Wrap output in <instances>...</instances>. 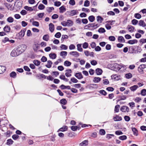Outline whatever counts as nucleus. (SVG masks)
Instances as JSON below:
<instances>
[{
  "mask_svg": "<svg viewBox=\"0 0 146 146\" xmlns=\"http://www.w3.org/2000/svg\"><path fill=\"white\" fill-rule=\"evenodd\" d=\"M49 38V36L48 35H45L43 36V39L44 40L48 41Z\"/></svg>",
  "mask_w": 146,
  "mask_h": 146,
  "instance_id": "b1692460",
  "label": "nucleus"
},
{
  "mask_svg": "<svg viewBox=\"0 0 146 146\" xmlns=\"http://www.w3.org/2000/svg\"><path fill=\"white\" fill-rule=\"evenodd\" d=\"M98 32L100 33H104L106 32V30L104 28L101 27L99 29Z\"/></svg>",
  "mask_w": 146,
  "mask_h": 146,
  "instance_id": "37998d69",
  "label": "nucleus"
},
{
  "mask_svg": "<svg viewBox=\"0 0 146 146\" xmlns=\"http://www.w3.org/2000/svg\"><path fill=\"white\" fill-rule=\"evenodd\" d=\"M120 66L119 70V72H123L126 69V68L125 66L120 65Z\"/></svg>",
  "mask_w": 146,
  "mask_h": 146,
  "instance_id": "f3484780",
  "label": "nucleus"
},
{
  "mask_svg": "<svg viewBox=\"0 0 146 146\" xmlns=\"http://www.w3.org/2000/svg\"><path fill=\"white\" fill-rule=\"evenodd\" d=\"M25 30V29L22 30L18 33L17 34L16 36L18 39H21L23 37L24 35Z\"/></svg>",
  "mask_w": 146,
  "mask_h": 146,
  "instance_id": "f03ea898",
  "label": "nucleus"
},
{
  "mask_svg": "<svg viewBox=\"0 0 146 146\" xmlns=\"http://www.w3.org/2000/svg\"><path fill=\"white\" fill-rule=\"evenodd\" d=\"M118 42H125V39L122 36H119L118 38Z\"/></svg>",
  "mask_w": 146,
  "mask_h": 146,
  "instance_id": "412c9836",
  "label": "nucleus"
},
{
  "mask_svg": "<svg viewBox=\"0 0 146 146\" xmlns=\"http://www.w3.org/2000/svg\"><path fill=\"white\" fill-rule=\"evenodd\" d=\"M99 92L100 94L104 96H106L107 94V93L104 90H100Z\"/></svg>",
  "mask_w": 146,
  "mask_h": 146,
  "instance_id": "ea45409f",
  "label": "nucleus"
},
{
  "mask_svg": "<svg viewBox=\"0 0 146 146\" xmlns=\"http://www.w3.org/2000/svg\"><path fill=\"white\" fill-rule=\"evenodd\" d=\"M71 64L70 62L67 60L65 61L64 62V65L67 66H70L71 65Z\"/></svg>",
  "mask_w": 146,
  "mask_h": 146,
  "instance_id": "79ce46f5",
  "label": "nucleus"
},
{
  "mask_svg": "<svg viewBox=\"0 0 146 146\" xmlns=\"http://www.w3.org/2000/svg\"><path fill=\"white\" fill-rule=\"evenodd\" d=\"M22 3L19 0H17L15 3V5H16L17 7L19 8L22 6Z\"/></svg>",
  "mask_w": 146,
  "mask_h": 146,
  "instance_id": "6e6552de",
  "label": "nucleus"
},
{
  "mask_svg": "<svg viewBox=\"0 0 146 146\" xmlns=\"http://www.w3.org/2000/svg\"><path fill=\"white\" fill-rule=\"evenodd\" d=\"M77 10H72L70 13V16H73L76 14L77 13Z\"/></svg>",
  "mask_w": 146,
  "mask_h": 146,
  "instance_id": "473e14b6",
  "label": "nucleus"
},
{
  "mask_svg": "<svg viewBox=\"0 0 146 146\" xmlns=\"http://www.w3.org/2000/svg\"><path fill=\"white\" fill-rule=\"evenodd\" d=\"M68 36L66 35H62L61 38V40L63 41L64 39H67Z\"/></svg>",
  "mask_w": 146,
  "mask_h": 146,
  "instance_id": "de8ad7c7",
  "label": "nucleus"
},
{
  "mask_svg": "<svg viewBox=\"0 0 146 146\" xmlns=\"http://www.w3.org/2000/svg\"><path fill=\"white\" fill-rule=\"evenodd\" d=\"M109 39L110 41H114L115 40V38L113 36H110L109 37Z\"/></svg>",
  "mask_w": 146,
  "mask_h": 146,
  "instance_id": "052dcab7",
  "label": "nucleus"
},
{
  "mask_svg": "<svg viewBox=\"0 0 146 146\" xmlns=\"http://www.w3.org/2000/svg\"><path fill=\"white\" fill-rule=\"evenodd\" d=\"M134 17L136 18L137 19H140L141 17V15L138 13H135L134 15Z\"/></svg>",
  "mask_w": 146,
  "mask_h": 146,
  "instance_id": "a18cd8bd",
  "label": "nucleus"
},
{
  "mask_svg": "<svg viewBox=\"0 0 146 146\" xmlns=\"http://www.w3.org/2000/svg\"><path fill=\"white\" fill-rule=\"evenodd\" d=\"M125 76L126 78L129 79L132 77V75L131 74H126Z\"/></svg>",
  "mask_w": 146,
  "mask_h": 146,
  "instance_id": "e2e57ef3",
  "label": "nucleus"
},
{
  "mask_svg": "<svg viewBox=\"0 0 146 146\" xmlns=\"http://www.w3.org/2000/svg\"><path fill=\"white\" fill-rule=\"evenodd\" d=\"M139 25L140 26H142L143 27H144L146 26V25L144 21L142 20H140L139 22Z\"/></svg>",
  "mask_w": 146,
  "mask_h": 146,
  "instance_id": "a211bd4d",
  "label": "nucleus"
},
{
  "mask_svg": "<svg viewBox=\"0 0 146 146\" xmlns=\"http://www.w3.org/2000/svg\"><path fill=\"white\" fill-rule=\"evenodd\" d=\"M59 9L60 10V13H63L65 11H66V9L65 8L64 6V5L61 7L59 8Z\"/></svg>",
  "mask_w": 146,
  "mask_h": 146,
  "instance_id": "6ab92c4d",
  "label": "nucleus"
},
{
  "mask_svg": "<svg viewBox=\"0 0 146 146\" xmlns=\"http://www.w3.org/2000/svg\"><path fill=\"white\" fill-rule=\"evenodd\" d=\"M22 46H19L15 48L11 52V55L13 57L17 56L23 52L24 50L22 49Z\"/></svg>",
  "mask_w": 146,
  "mask_h": 146,
  "instance_id": "f257e3e1",
  "label": "nucleus"
},
{
  "mask_svg": "<svg viewBox=\"0 0 146 146\" xmlns=\"http://www.w3.org/2000/svg\"><path fill=\"white\" fill-rule=\"evenodd\" d=\"M71 129L73 131H75L78 129V127L77 126H72L71 127Z\"/></svg>",
  "mask_w": 146,
  "mask_h": 146,
  "instance_id": "8fccbe9b",
  "label": "nucleus"
},
{
  "mask_svg": "<svg viewBox=\"0 0 146 146\" xmlns=\"http://www.w3.org/2000/svg\"><path fill=\"white\" fill-rule=\"evenodd\" d=\"M39 44H35L34 45V46L33 47V50L37 52V50L38 49V48L39 47Z\"/></svg>",
  "mask_w": 146,
  "mask_h": 146,
  "instance_id": "72a5a7b5",
  "label": "nucleus"
},
{
  "mask_svg": "<svg viewBox=\"0 0 146 146\" xmlns=\"http://www.w3.org/2000/svg\"><path fill=\"white\" fill-rule=\"evenodd\" d=\"M67 26L70 27L73 25V22L72 21L68 20L66 22Z\"/></svg>",
  "mask_w": 146,
  "mask_h": 146,
  "instance_id": "dca6fc26",
  "label": "nucleus"
},
{
  "mask_svg": "<svg viewBox=\"0 0 146 146\" xmlns=\"http://www.w3.org/2000/svg\"><path fill=\"white\" fill-rule=\"evenodd\" d=\"M77 50L80 51L82 52L83 51V49L81 47V44H78L77 45Z\"/></svg>",
  "mask_w": 146,
  "mask_h": 146,
  "instance_id": "f704fd0d",
  "label": "nucleus"
},
{
  "mask_svg": "<svg viewBox=\"0 0 146 146\" xmlns=\"http://www.w3.org/2000/svg\"><path fill=\"white\" fill-rule=\"evenodd\" d=\"M88 141L85 140L79 144V146H87L88 145Z\"/></svg>",
  "mask_w": 146,
  "mask_h": 146,
  "instance_id": "9d476101",
  "label": "nucleus"
},
{
  "mask_svg": "<svg viewBox=\"0 0 146 146\" xmlns=\"http://www.w3.org/2000/svg\"><path fill=\"white\" fill-rule=\"evenodd\" d=\"M75 76L78 79H82L83 77L82 74H75Z\"/></svg>",
  "mask_w": 146,
  "mask_h": 146,
  "instance_id": "c85d7f7f",
  "label": "nucleus"
},
{
  "mask_svg": "<svg viewBox=\"0 0 146 146\" xmlns=\"http://www.w3.org/2000/svg\"><path fill=\"white\" fill-rule=\"evenodd\" d=\"M49 30L52 33L54 30V26L53 24L52 23H50L49 25Z\"/></svg>",
  "mask_w": 146,
  "mask_h": 146,
  "instance_id": "0eeeda50",
  "label": "nucleus"
},
{
  "mask_svg": "<svg viewBox=\"0 0 146 146\" xmlns=\"http://www.w3.org/2000/svg\"><path fill=\"white\" fill-rule=\"evenodd\" d=\"M67 52L66 51H62L60 53V55L63 57H64L67 55Z\"/></svg>",
  "mask_w": 146,
  "mask_h": 146,
  "instance_id": "4c0bfd02",
  "label": "nucleus"
},
{
  "mask_svg": "<svg viewBox=\"0 0 146 146\" xmlns=\"http://www.w3.org/2000/svg\"><path fill=\"white\" fill-rule=\"evenodd\" d=\"M45 6L42 4H40L38 7V8L40 10H43L45 8Z\"/></svg>",
  "mask_w": 146,
  "mask_h": 146,
  "instance_id": "09e8293b",
  "label": "nucleus"
},
{
  "mask_svg": "<svg viewBox=\"0 0 146 146\" xmlns=\"http://www.w3.org/2000/svg\"><path fill=\"white\" fill-rule=\"evenodd\" d=\"M127 96L125 95L118 96L117 98H120L121 100H125L127 98Z\"/></svg>",
  "mask_w": 146,
  "mask_h": 146,
  "instance_id": "a878e982",
  "label": "nucleus"
},
{
  "mask_svg": "<svg viewBox=\"0 0 146 146\" xmlns=\"http://www.w3.org/2000/svg\"><path fill=\"white\" fill-rule=\"evenodd\" d=\"M70 54L75 57H77L79 56V53L76 51L71 52Z\"/></svg>",
  "mask_w": 146,
  "mask_h": 146,
  "instance_id": "1a4fd4ad",
  "label": "nucleus"
},
{
  "mask_svg": "<svg viewBox=\"0 0 146 146\" xmlns=\"http://www.w3.org/2000/svg\"><path fill=\"white\" fill-rule=\"evenodd\" d=\"M32 24L33 25L36 27H38L39 26V23L38 22L36 21H33L32 23Z\"/></svg>",
  "mask_w": 146,
  "mask_h": 146,
  "instance_id": "6e6d98bb",
  "label": "nucleus"
},
{
  "mask_svg": "<svg viewBox=\"0 0 146 146\" xmlns=\"http://www.w3.org/2000/svg\"><path fill=\"white\" fill-rule=\"evenodd\" d=\"M34 64L36 66L39 65L40 64V62L37 60H34L33 62Z\"/></svg>",
  "mask_w": 146,
  "mask_h": 146,
  "instance_id": "69168bd1",
  "label": "nucleus"
},
{
  "mask_svg": "<svg viewBox=\"0 0 146 146\" xmlns=\"http://www.w3.org/2000/svg\"><path fill=\"white\" fill-rule=\"evenodd\" d=\"M127 29L129 30V31L132 33L134 31L135 28L134 27L131 25H128Z\"/></svg>",
  "mask_w": 146,
  "mask_h": 146,
  "instance_id": "ddd939ff",
  "label": "nucleus"
},
{
  "mask_svg": "<svg viewBox=\"0 0 146 146\" xmlns=\"http://www.w3.org/2000/svg\"><path fill=\"white\" fill-rule=\"evenodd\" d=\"M68 127L66 126H63L62 127L60 128L58 131H64L67 130Z\"/></svg>",
  "mask_w": 146,
  "mask_h": 146,
  "instance_id": "4468645a",
  "label": "nucleus"
},
{
  "mask_svg": "<svg viewBox=\"0 0 146 146\" xmlns=\"http://www.w3.org/2000/svg\"><path fill=\"white\" fill-rule=\"evenodd\" d=\"M60 103L61 104L65 105L67 103V101L65 99H62L60 100Z\"/></svg>",
  "mask_w": 146,
  "mask_h": 146,
  "instance_id": "7c9ffc66",
  "label": "nucleus"
},
{
  "mask_svg": "<svg viewBox=\"0 0 146 146\" xmlns=\"http://www.w3.org/2000/svg\"><path fill=\"white\" fill-rule=\"evenodd\" d=\"M36 77L38 79H40L41 78L45 79L46 78V76L43 74L37 75Z\"/></svg>",
  "mask_w": 146,
  "mask_h": 146,
  "instance_id": "5701e85b",
  "label": "nucleus"
},
{
  "mask_svg": "<svg viewBox=\"0 0 146 146\" xmlns=\"http://www.w3.org/2000/svg\"><path fill=\"white\" fill-rule=\"evenodd\" d=\"M146 68V64H141L138 67V70L139 72H142L143 70Z\"/></svg>",
  "mask_w": 146,
  "mask_h": 146,
  "instance_id": "39448f33",
  "label": "nucleus"
},
{
  "mask_svg": "<svg viewBox=\"0 0 146 146\" xmlns=\"http://www.w3.org/2000/svg\"><path fill=\"white\" fill-rule=\"evenodd\" d=\"M52 64V62L50 60L47 61V64L46 65V66L48 68H50L51 67Z\"/></svg>",
  "mask_w": 146,
  "mask_h": 146,
  "instance_id": "4be33fe9",
  "label": "nucleus"
},
{
  "mask_svg": "<svg viewBox=\"0 0 146 146\" xmlns=\"http://www.w3.org/2000/svg\"><path fill=\"white\" fill-rule=\"evenodd\" d=\"M137 42V40L136 39L130 40L128 41V43L131 44H133L135 43H136Z\"/></svg>",
  "mask_w": 146,
  "mask_h": 146,
  "instance_id": "aec40b11",
  "label": "nucleus"
},
{
  "mask_svg": "<svg viewBox=\"0 0 146 146\" xmlns=\"http://www.w3.org/2000/svg\"><path fill=\"white\" fill-rule=\"evenodd\" d=\"M90 86L91 87L96 89L98 88V86L97 84H90Z\"/></svg>",
  "mask_w": 146,
  "mask_h": 146,
  "instance_id": "680f3d73",
  "label": "nucleus"
},
{
  "mask_svg": "<svg viewBox=\"0 0 146 146\" xmlns=\"http://www.w3.org/2000/svg\"><path fill=\"white\" fill-rule=\"evenodd\" d=\"M129 109V108L127 106H122L120 109V110L123 112H128Z\"/></svg>",
  "mask_w": 146,
  "mask_h": 146,
  "instance_id": "20e7f679",
  "label": "nucleus"
},
{
  "mask_svg": "<svg viewBox=\"0 0 146 146\" xmlns=\"http://www.w3.org/2000/svg\"><path fill=\"white\" fill-rule=\"evenodd\" d=\"M111 77L112 79H113L115 80H118L121 78V76L118 75V74H113L111 76Z\"/></svg>",
  "mask_w": 146,
  "mask_h": 146,
  "instance_id": "7ed1b4c3",
  "label": "nucleus"
},
{
  "mask_svg": "<svg viewBox=\"0 0 146 146\" xmlns=\"http://www.w3.org/2000/svg\"><path fill=\"white\" fill-rule=\"evenodd\" d=\"M13 141L11 139H9L7 140L6 144L8 145H9L13 144Z\"/></svg>",
  "mask_w": 146,
  "mask_h": 146,
  "instance_id": "e433bc0d",
  "label": "nucleus"
},
{
  "mask_svg": "<svg viewBox=\"0 0 146 146\" xmlns=\"http://www.w3.org/2000/svg\"><path fill=\"white\" fill-rule=\"evenodd\" d=\"M100 135H103L105 134L106 132L104 129H102L100 130Z\"/></svg>",
  "mask_w": 146,
  "mask_h": 146,
  "instance_id": "4d7b16f0",
  "label": "nucleus"
},
{
  "mask_svg": "<svg viewBox=\"0 0 146 146\" xmlns=\"http://www.w3.org/2000/svg\"><path fill=\"white\" fill-rule=\"evenodd\" d=\"M4 31L7 33L9 32L11 30L10 27L8 25H6L3 28Z\"/></svg>",
  "mask_w": 146,
  "mask_h": 146,
  "instance_id": "9b49d317",
  "label": "nucleus"
},
{
  "mask_svg": "<svg viewBox=\"0 0 146 146\" xmlns=\"http://www.w3.org/2000/svg\"><path fill=\"white\" fill-rule=\"evenodd\" d=\"M19 136L17 134L13 135L12 136V138L15 140H17L19 138Z\"/></svg>",
  "mask_w": 146,
  "mask_h": 146,
  "instance_id": "bf43d9fd",
  "label": "nucleus"
},
{
  "mask_svg": "<svg viewBox=\"0 0 146 146\" xmlns=\"http://www.w3.org/2000/svg\"><path fill=\"white\" fill-rule=\"evenodd\" d=\"M101 80V78L99 77H95L93 79V81L95 83H98Z\"/></svg>",
  "mask_w": 146,
  "mask_h": 146,
  "instance_id": "bb28decb",
  "label": "nucleus"
},
{
  "mask_svg": "<svg viewBox=\"0 0 146 146\" xmlns=\"http://www.w3.org/2000/svg\"><path fill=\"white\" fill-rule=\"evenodd\" d=\"M49 57L50 58L52 59H54L56 57V55L54 53H50L49 54Z\"/></svg>",
  "mask_w": 146,
  "mask_h": 146,
  "instance_id": "c756f323",
  "label": "nucleus"
},
{
  "mask_svg": "<svg viewBox=\"0 0 146 146\" xmlns=\"http://www.w3.org/2000/svg\"><path fill=\"white\" fill-rule=\"evenodd\" d=\"M24 9L27 11H32L33 10V9L32 7H29L28 6H25L24 7Z\"/></svg>",
  "mask_w": 146,
  "mask_h": 146,
  "instance_id": "c03bdc74",
  "label": "nucleus"
},
{
  "mask_svg": "<svg viewBox=\"0 0 146 146\" xmlns=\"http://www.w3.org/2000/svg\"><path fill=\"white\" fill-rule=\"evenodd\" d=\"M127 136L126 135H124L120 136L119 137V139L122 140H125L127 139Z\"/></svg>",
  "mask_w": 146,
  "mask_h": 146,
  "instance_id": "13d9d810",
  "label": "nucleus"
},
{
  "mask_svg": "<svg viewBox=\"0 0 146 146\" xmlns=\"http://www.w3.org/2000/svg\"><path fill=\"white\" fill-rule=\"evenodd\" d=\"M138 88V86L137 85H135L131 87L130 88L131 90L132 91H134L136 90Z\"/></svg>",
  "mask_w": 146,
  "mask_h": 146,
  "instance_id": "2f4dec72",
  "label": "nucleus"
},
{
  "mask_svg": "<svg viewBox=\"0 0 146 146\" xmlns=\"http://www.w3.org/2000/svg\"><path fill=\"white\" fill-rule=\"evenodd\" d=\"M103 20L104 19L100 16H98L97 17V21L100 23H102Z\"/></svg>",
  "mask_w": 146,
  "mask_h": 146,
  "instance_id": "393cba45",
  "label": "nucleus"
},
{
  "mask_svg": "<svg viewBox=\"0 0 146 146\" xmlns=\"http://www.w3.org/2000/svg\"><path fill=\"white\" fill-rule=\"evenodd\" d=\"M113 119L115 121H121L122 119L121 116L118 115H116V117H114Z\"/></svg>",
  "mask_w": 146,
  "mask_h": 146,
  "instance_id": "2eb2a0df",
  "label": "nucleus"
},
{
  "mask_svg": "<svg viewBox=\"0 0 146 146\" xmlns=\"http://www.w3.org/2000/svg\"><path fill=\"white\" fill-rule=\"evenodd\" d=\"M88 19L90 22H92L95 20V18L93 15L90 16L88 17Z\"/></svg>",
  "mask_w": 146,
  "mask_h": 146,
  "instance_id": "c9c22d12",
  "label": "nucleus"
},
{
  "mask_svg": "<svg viewBox=\"0 0 146 146\" xmlns=\"http://www.w3.org/2000/svg\"><path fill=\"white\" fill-rule=\"evenodd\" d=\"M60 88L62 90H64L66 89H67L69 90L70 89V86H65L63 84L61 85L60 86Z\"/></svg>",
  "mask_w": 146,
  "mask_h": 146,
  "instance_id": "f8f14e48",
  "label": "nucleus"
},
{
  "mask_svg": "<svg viewBox=\"0 0 146 146\" xmlns=\"http://www.w3.org/2000/svg\"><path fill=\"white\" fill-rule=\"evenodd\" d=\"M132 131H133V134L136 136H137L138 135V131L137 130V129L134 127V128H132Z\"/></svg>",
  "mask_w": 146,
  "mask_h": 146,
  "instance_id": "cd10ccee",
  "label": "nucleus"
},
{
  "mask_svg": "<svg viewBox=\"0 0 146 146\" xmlns=\"http://www.w3.org/2000/svg\"><path fill=\"white\" fill-rule=\"evenodd\" d=\"M88 44L87 42L84 43L82 45V47L84 48H86L88 47Z\"/></svg>",
  "mask_w": 146,
  "mask_h": 146,
  "instance_id": "864d4df0",
  "label": "nucleus"
},
{
  "mask_svg": "<svg viewBox=\"0 0 146 146\" xmlns=\"http://www.w3.org/2000/svg\"><path fill=\"white\" fill-rule=\"evenodd\" d=\"M132 24L133 25H136L138 23V21L135 19H133L131 21Z\"/></svg>",
  "mask_w": 146,
  "mask_h": 146,
  "instance_id": "774afa93",
  "label": "nucleus"
},
{
  "mask_svg": "<svg viewBox=\"0 0 146 146\" xmlns=\"http://www.w3.org/2000/svg\"><path fill=\"white\" fill-rule=\"evenodd\" d=\"M120 108V105H117L115 106L114 111L115 112H118L119 111V108Z\"/></svg>",
  "mask_w": 146,
  "mask_h": 146,
  "instance_id": "58836bf2",
  "label": "nucleus"
},
{
  "mask_svg": "<svg viewBox=\"0 0 146 146\" xmlns=\"http://www.w3.org/2000/svg\"><path fill=\"white\" fill-rule=\"evenodd\" d=\"M69 4L72 6L74 5L75 4L74 0H70L69 1Z\"/></svg>",
  "mask_w": 146,
  "mask_h": 146,
  "instance_id": "0e129e2a",
  "label": "nucleus"
},
{
  "mask_svg": "<svg viewBox=\"0 0 146 146\" xmlns=\"http://www.w3.org/2000/svg\"><path fill=\"white\" fill-rule=\"evenodd\" d=\"M95 23H90L88 24L85 27H87V28H90L91 27H92L94 29V26Z\"/></svg>",
  "mask_w": 146,
  "mask_h": 146,
  "instance_id": "a19ab883",
  "label": "nucleus"
},
{
  "mask_svg": "<svg viewBox=\"0 0 146 146\" xmlns=\"http://www.w3.org/2000/svg\"><path fill=\"white\" fill-rule=\"evenodd\" d=\"M90 3L89 1L88 0H86L84 3V6L85 7H88L90 5Z\"/></svg>",
  "mask_w": 146,
  "mask_h": 146,
  "instance_id": "5fc2aeb1",
  "label": "nucleus"
},
{
  "mask_svg": "<svg viewBox=\"0 0 146 146\" xmlns=\"http://www.w3.org/2000/svg\"><path fill=\"white\" fill-rule=\"evenodd\" d=\"M120 66H121L120 65L117 63L115 64L113 66L114 70L116 72L119 71V70Z\"/></svg>",
  "mask_w": 146,
  "mask_h": 146,
  "instance_id": "423d86ee",
  "label": "nucleus"
},
{
  "mask_svg": "<svg viewBox=\"0 0 146 146\" xmlns=\"http://www.w3.org/2000/svg\"><path fill=\"white\" fill-rule=\"evenodd\" d=\"M60 48L61 50H66L68 48V46L64 44H62L60 46Z\"/></svg>",
  "mask_w": 146,
  "mask_h": 146,
  "instance_id": "3c124183",
  "label": "nucleus"
},
{
  "mask_svg": "<svg viewBox=\"0 0 146 146\" xmlns=\"http://www.w3.org/2000/svg\"><path fill=\"white\" fill-rule=\"evenodd\" d=\"M103 82V84L104 85H108L109 84V82L108 79L104 80Z\"/></svg>",
  "mask_w": 146,
  "mask_h": 146,
  "instance_id": "338daca9",
  "label": "nucleus"
},
{
  "mask_svg": "<svg viewBox=\"0 0 146 146\" xmlns=\"http://www.w3.org/2000/svg\"><path fill=\"white\" fill-rule=\"evenodd\" d=\"M141 94L143 96L146 95V90L145 89H143L141 91Z\"/></svg>",
  "mask_w": 146,
  "mask_h": 146,
  "instance_id": "49530a36",
  "label": "nucleus"
},
{
  "mask_svg": "<svg viewBox=\"0 0 146 146\" xmlns=\"http://www.w3.org/2000/svg\"><path fill=\"white\" fill-rule=\"evenodd\" d=\"M14 19L11 17H9L7 19V21L9 23H12Z\"/></svg>",
  "mask_w": 146,
  "mask_h": 146,
  "instance_id": "603ef678",
  "label": "nucleus"
}]
</instances>
